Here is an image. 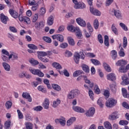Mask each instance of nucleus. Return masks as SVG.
<instances>
[{"label":"nucleus","mask_w":129,"mask_h":129,"mask_svg":"<svg viewBox=\"0 0 129 129\" xmlns=\"http://www.w3.org/2000/svg\"><path fill=\"white\" fill-rule=\"evenodd\" d=\"M19 20L20 22H24L27 25H30V23H31V20L30 18L27 16H22V15H19Z\"/></svg>","instance_id":"6e6552de"},{"label":"nucleus","mask_w":129,"mask_h":129,"mask_svg":"<svg viewBox=\"0 0 129 129\" xmlns=\"http://www.w3.org/2000/svg\"><path fill=\"white\" fill-rule=\"evenodd\" d=\"M52 66L54 67V68L56 69H58L59 70L62 69V66L60 64H59V63L58 62H53Z\"/></svg>","instance_id":"e433bc0d"},{"label":"nucleus","mask_w":129,"mask_h":129,"mask_svg":"<svg viewBox=\"0 0 129 129\" xmlns=\"http://www.w3.org/2000/svg\"><path fill=\"white\" fill-rule=\"evenodd\" d=\"M12 58L13 61H15V60H18V59L19 58V55H18V54L12 52H11V54H10L9 56V59H12Z\"/></svg>","instance_id":"2eb2a0df"},{"label":"nucleus","mask_w":129,"mask_h":129,"mask_svg":"<svg viewBox=\"0 0 129 129\" xmlns=\"http://www.w3.org/2000/svg\"><path fill=\"white\" fill-rule=\"evenodd\" d=\"M72 55V52H71V51L69 50H66V51L64 52V56L66 57H67L68 58H69V57H71Z\"/></svg>","instance_id":"680f3d73"},{"label":"nucleus","mask_w":129,"mask_h":129,"mask_svg":"<svg viewBox=\"0 0 129 129\" xmlns=\"http://www.w3.org/2000/svg\"><path fill=\"white\" fill-rule=\"evenodd\" d=\"M0 18H1V21L2 22V23H3V24H6L7 22L9 21V18L6 16L3 13L0 15Z\"/></svg>","instance_id":"412c9836"},{"label":"nucleus","mask_w":129,"mask_h":129,"mask_svg":"<svg viewBox=\"0 0 129 129\" xmlns=\"http://www.w3.org/2000/svg\"><path fill=\"white\" fill-rule=\"evenodd\" d=\"M95 113V108L93 107H90L86 111L85 115L87 117H92Z\"/></svg>","instance_id":"423d86ee"},{"label":"nucleus","mask_w":129,"mask_h":129,"mask_svg":"<svg viewBox=\"0 0 129 129\" xmlns=\"http://www.w3.org/2000/svg\"><path fill=\"white\" fill-rule=\"evenodd\" d=\"M49 104L50 102H49V99L48 98H45L42 104V106H43L45 109H48L49 108Z\"/></svg>","instance_id":"4be33fe9"},{"label":"nucleus","mask_w":129,"mask_h":129,"mask_svg":"<svg viewBox=\"0 0 129 129\" xmlns=\"http://www.w3.org/2000/svg\"><path fill=\"white\" fill-rule=\"evenodd\" d=\"M112 54V58L113 60H115L116 59V57H117V52H116L115 50H113L111 51Z\"/></svg>","instance_id":"49530a36"},{"label":"nucleus","mask_w":129,"mask_h":129,"mask_svg":"<svg viewBox=\"0 0 129 129\" xmlns=\"http://www.w3.org/2000/svg\"><path fill=\"white\" fill-rule=\"evenodd\" d=\"M87 29L90 33H92L93 32V28L91 26V24L90 23H87Z\"/></svg>","instance_id":"69168bd1"},{"label":"nucleus","mask_w":129,"mask_h":129,"mask_svg":"<svg viewBox=\"0 0 129 129\" xmlns=\"http://www.w3.org/2000/svg\"><path fill=\"white\" fill-rule=\"evenodd\" d=\"M73 109L74 111L79 113H84L85 112V110L80 106H73Z\"/></svg>","instance_id":"ddd939ff"},{"label":"nucleus","mask_w":129,"mask_h":129,"mask_svg":"<svg viewBox=\"0 0 129 129\" xmlns=\"http://www.w3.org/2000/svg\"><path fill=\"white\" fill-rule=\"evenodd\" d=\"M37 89L39 91H41V92H43V93H46L47 92V90H46V89L42 86H39L38 87Z\"/></svg>","instance_id":"052dcab7"},{"label":"nucleus","mask_w":129,"mask_h":129,"mask_svg":"<svg viewBox=\"0 0 129 129\" xmlns=\"http://www.w3.org/2000/svg\"><path fill=\"white\" fill-rule=\"evenodd\" d=\"M26 128H23V129H33V124L31 122H28L25 124Z\"/></svg>","instance_id":"09e8293b"},{"label":"nucleus","mask_w":129,"mask_h":129,"mask_svg":"<svg viewBox=\"0 0 129 129\" xmlns=\"http://www.w3.org/2000/svg\"><path fill=\"white\" fill-rule=\"evenodd\" d=\"M103 66L105 68L106 71H107V72H111V68H110L109 65L107 64L106 62H103Z\"/></svg>","instance_id":"c756f323"},{"label":"nucleus","mask_w":129,"mask_h":129,"mask_svg":"<svg viewBox=\"0 0 129 129\" xmlns=\"http://www.w3.org/2000/svg\"><path fill=\"white\" fill-rule=\"evenodd\" d=\"M114 16H115L117 19H120V18L122 17L121 16V13L118 10H114Z\"/></svg>","instance_id":"f704fd0d"},{"label":"nucleus","mask_w":129,"mask_h":129,"mask_svg":"<svg viewBox=\"0 0 129 129\" xmlns=\"http://www.w3.org/2000/svg\"><path fill=\"white\" fill-rule=\"evenodd\" d=\"M38 18H39V14L38 13H36L32 16V23H36L37 21H38Z\"/></svg>","instance_id":"37998d69"},{"label":"nucleus","mask_w":129,"mask_h":129,"mask_svg":"<svg viewBox=\"0 0 129 129\" xmlns=\"http://www.w3.org/2000/svg\"><path fill=\"white\" fill-rule=\"evenodd\" d=\"M83 78H84L85 82L86 83H87L88 84H89L90 87H91V88H92V87H93V83H91V82H90V81L89 80L87 79V77L84 76Z\"/></svg>","instance_id":"473e14b6"},{"label":"nucleus","mask_w":129,"mask_h":129,"mask_svg":"<svg viewBox=\"0 0 129 129\" xmlns=\"http://www.w3.org/2000/svg\"><path fill=\"white\" fill-rule=\"evenodd\" d=\"M127 69H126V67L124 66H121L118 69V72L120 73H126Z\"/></svg>","instance_id":"a878e982"},{"label":"nucleus","mask_w":129,"mask_h":129,"mask_svg":"<svg viewBox=\"0 0 129 129\" xmlns=\"http://www.w3.org/2000/svg\"><path fill=\"white\" fill-rule=\"evenodd\" d=\"M119 118V115H118V112L117 111L113 112L110 115H109V119L110 120H115L117 118Z\"/></svg>","instance_id":"1a4fd4ad"},{"label":"nucleus","mask_w":129,"mask_h":129,"mask_svg":"<svg viewBox=\"0 0 129 129\" xmlns=\"http://www.w3.org/2000/svg\"><path fill=\"white\" fill-rule=\"evenodd\" d=\"M60 103H61V101L60 99H57L56 100L53 101L52 106L53 107H57V106H58Z\"/></svg>","instance_id":"79ce46f5"},{"label":"nucleus","mask_w":129,"mask_h":129,"mask_svg":"<svg viewBox=\"0 0 129 129\" xmlns=\"http://www.w3.org/2000/svg\"><path fill=\"white\" fill-rule=\"evenodd\" d=\"M37 57L38 59L40 58H42L43 57H45V56H47V57H49V56H52L53 54V53L50 51H47L46 52L45 51H37Z\"/></svg>","instance_id":"39448f33"},{"label":"nucleus","mask_w":129,"mask_h":129,"mask_svg":"<svg viewBox=\"0 0 129 129\" xmlns=\"http://www.w3.org/2000/svg\"><path fill=\"white\" fill-rule=\"evenodd\" d=\"M76 22L79 26H81V27H83L85 28V27H86V22L83 19L81 18H78L76 19Z\"/></svg>","instance_id":"9b49d317"},{"label":"nucleus","mask_w":129,"mask_h":129,"mask_svg":"<svg viewBox=\"0 0 129 129\" xmlns=\"http://www.w3.org/2000/svg\"><path fill=\"white\" fill-rule=\"evenodd\" d=\"M73 33H75L76 37L78 39H82V32H81V30L78 27H75V29L74 30Z\"/></svg>","instance_id":"0eeeda50"},{"label":"nucleus","mask_w":129,"mask_h":129,"mask_svg":"<svg viewBox=\"0 0 129 129\" xmlns=\"http://www.w3.org/2000/svg\"><path fill=\"white\" fill-rule=\"evenodd\" d=\"M104 125L105 127V128L107 129H112V127L111 126V124H110V122L109 121H105L104 123Z\"/></svg>","instance_id":"ea45409f"},{"label":"nucleus","mask_w":129,"mask_h":129,"mask_svg":"<svg viewBox=\"0 0 129 129\" xmlns=\"http://www.w3.org/2000/svg\"><path fill=\"white\" fill-rule=\"evenodd\" d=\"M29 62L31 64H32V65H38V64H39V61L37 60H35L34 58L30 59Z\"/></svg>","instance_id":"bf43d9fd"},{"label":"nucleus","mask_w":129,"mask_h":129,"mask_svg":"<svg viewBox=\"0 0 129 129\" xmlns=\"http://www.w3.org/2000/svg\"><path fill=\"white\" fill-rule=\"evenodd\" d=\"M94 28L95 30H97L99 27V22H98V20L95 19L93 23Z\"/></svg>","instance_id":"58836bf2"},{"label":"nucleus","mask_w":129,"mask_h":129,"mask_svg":"<svg viewBox=\"0 0 129 129\" xmlns=\"http://www.w3.org/2000/svg\"><path fill=\"white\" fill-rule=\"evenodd\" d=\"M68 41L69 45L70 46H75V41H74V39L72 38L71 37H68Z\"/></svg>","instance_id":"cd10ccee"},{"label":"nucleus","mask_w":129,"mask_h":129,"mask_svg":"<svg viewBox=\"0 0 129 129\" xmlns=\"http://www.w3.org/2000/svg\"><path fill=\"white\" fill-rule=\"evenodd\" d=\"M108 36L105 35L104 36V45H105L107 47H108L109 46V42H108Z\"/></svg>","instance_id":"8fccbe9b"},{"label":"nucleus","mask_w":129,"mask_h":129,"mask_svg":"<svg viewBox=\"0 0 129 129\" xmlns=\"http://www.w3.org/2000/svg\"><path fill=\"white\" fill-rule=\"evenodd\" d=\"M75 121H76V117H71L67 121V125L68 126H70V125H72V124H73L74 122H75Z\"/></svg>","instance_id":"aec40b11"},{"label":"nucleus","mask_w":129,"mask_h":129,"mask_svg":"<svg viewBox=\"0 0 129 129\" xmlns=\"http://www.w3.org/2000/svg\"><path fill=\"white\" fill-rule=\"evenodd\" d=\"M86 7V6H85V4H84V3H79V4L78 5L75 6L74 8L76 9H85Z\"/></svg>","instance_id":"393cba45"},{"label":"nucleus","mask_w":129,"mask_h":129,"mask_svg":"<svg viewBox=\"0 0 129 129\" xmlns=\"http://www.w3.org/2000/svg\"><path fill=\"white\" fill-rule=\"evenodd\" d=\"M107 78L110 81H114L116 80V76H115V74L114 73H110L107 75Z\"/></svg>","instance_id":"f3484780"},{"label":"nucleus","mask_w":129,"mask_h":129,"mask_svg":"<svg viewBox=\"0 0 129 129\" xmlns=\"http://www.w3.org/2000/svg\"><path fill=\"white\" fill-rule=\"evenodd\" d=\"M28 47L32 50H38V47L33 44H28Z\"/></svg>","instance_id":"de8ad7c7"},{"label":"nucleus","mask_w":129,"mask_h":129,"mask_svg":"<svg viewBox=\"0 0 129 129\" xmlns=\"http://www.w3.org/2000/svg\"><path fill=\"white\" fill-rule=\"evenodd\" d=\"M126 64H127V61L124 59L118 60L117 62H116V66H124V65H126Z\"/></svg>","instance_id":"5701e85b"},{"label":"nucleus","mask_w":129,"mask_h":129,"mask_svg":"<svg viewBox=\"0 0 129 129\" xmlns=\"http://www.w3.org/2000/svg\"><path fill=\"white\" fill-rule=\"evenodd\" d=\"M3 66L4 68V69L6 71H10L11 70V66H10V64H9L8 63H7V62H3Z\"/></svg>","instance_id":"7c9ffc66"},{"label":"nucleus","mask_w":129,"mask_h":129,"mask_svg":"<svg viewBox=\"0 0 129 129\" xmlns=\"http://www.w3.org/2000/svg\"><path fill=\"white\" fill-rule=\"evenodd\" d=\"M82 68L83 70L85 72H86V73H89L90 69H89V67H88V66H87L85 64H83L82 65Z\"/></svg>","instance_id":"c85d7f7f"},{"label":"nucleus","mask_w":129,"mask_h":129,"mask_svg":"<svg viewBox=\"0 0 129 129\" xmlns=\"http://www.w3.org/2000/svg\"><path fill=\"white\" fill-rule=\"evenodd\" d=\"M117 103V101L113 98L109 99L105 103V106L106 107H109V108H111V107H113V106H115L116 104Z\"/></svg>","instance_id":"7ed1b4c3"},{"label":"nucleus","mask_w":129,"mask_h":129,"mask_svg":"<svg viewBox=\"0 0 129 129\" xmlns=\"http://www.w3.org/2000/svg\"><path fill=\"white\" fill-rule=\"evenodd\" d=\"M75 27L73 26V25H69L67 27V30H68L70 32H72L73 33L74 32V29Z\"/></svg>","instance_id":"338daca9"},{"label":"nucleus","mask_w":129,"mask_h":129,"mask_svg":"<svg viewBox=\"0 0 129 129\" xmlns=\"http://www.w3.org/2000/svg\"><path fill=\"white\" fill-rule=\"evenodd\" d=\"M9 13L11 16H12L13 18H14V19H18V18L19 17V14L16 11H15L13 9H10Z\"/></svg>","instance_id":"dca6fc26"},{"label":"nucleus","mask_w":129,"mask_h":129,"mask_svg":"<svg viewBox=\"0 0 129 129\" xmlns=\"http://www.w3.org/2000/svg\"><path fill=\"white\" fill-rule=\"evenodd\" d=\"M97 104L100 106V107H103V100L102 98H99L97 101Z\"/></svg>","instance_id":"864d4df0"},{"label":"nucleus","mask_w":129,"mask_h":129,"mask_svg":"<svg viewBox=\"0 0 129 129\" xmlns=\"http://www.w3.org/2000/svg\"><path fill=\"white\" fill-rule=\"evenodd\" d=\"M60 48H61V49H66V48H67L68 47V43L66 42L62 43L59 45Z\"/></svg>","instance_id":"774afa93"},{"label":"nucleus","mask_w":129,"mask_h":129,"mask_svg":"<svg viewBox=\"0 0 129 129\" xmlns=\"http://www.w3.org/2000/svg\"><path fill=\"white\" fill-rule=\"evenodd\" d=\"M43 110V107L41 106H37L33 108V110L34 111H41V110Z\"/></svg>","instance_id":"0e129e2a"},{"label":"nucleus","mask_w":129,"mask_h":129,"mask_svg":"<svg viewBox=\"0 0 129 129\" xmlns=\"http://www.w3.org/2000/svg\"><path fill=\"white\" fill-rule=\"evenodd\" d=\"M52 88L54 90H56V91H61V87L60 86L53 84L52 85Z\"/></svg>","instance_id":"4c0bfd02"},{"label":"nucleus","mask_w":129,"mask_h":129,"mask_svg":"<svg viewBox=\"0 0 129 129\" xmlns=\"http://www.w3.org/2000/svg\"><path fill=\"white\" fill-rule=\"evenodd\" d=\"M94 90L95 93H96V94H100V89H99V87H98V86H97V85L94 86Z\"/></svg>","instance_id":"a19ab883"},{"label":"nucleus","mask_w":129,"mask_h":129,"mask_svg":"<svg viewBox=\"0 0 129 129\" xmlns=\"http://www.w3.org/2000/svg\"><path fill=\"white\" fill-rule=\"evenodd\" d=\"M74 60L75 62L77 63L78 64L79 63V59H80V55L77 52H76L75 55H74Z\"/></svg>","instance_id":"2f4dec72"},{"label":"nucleus","mask_w":129,"mask_h":129,"mask_svg":"<svg viewBox=\"0 0 129 129\" xmlns=\"http://www.w3.org/2000/svg\"><path fill=\"white\" fill-rule=\"evenodd\" d=\"M12 105H13V103L11 101H8L5 104V106L7 109H10L12 107Z\"/></svg>","instance_id":"a18cd8bd"},{"label":"nucleus","mask_w":129,"mask_h":129,"mask_svg":"<svg viewBox=\"0 0 129 129\" xmlns=\"http://www.w3.org/2000/svg\"><path fill=\"white\" fill-rule=\"evenodd\" d=\"M87 2L89 5L90 6V11L92 14V15H94V16H100L101 15V13L99 11H98L97 9H95L92 7V2H93V0H87Z\"/></svg>","instance_id":"f257e3e1"},{"label":"nucleus","mask_w":129,"mask_h":129,"mask_svg":"<svg viewBox=\"0 0 129 129\" xmlns=\"http://www.w3.org/2000/svg\"><path fill=\"white\" fill-rule=\"evenodd\" d=\"M83 32L85 34L86 38H90V37H91V32H87L86 29H84Z\"/></svg>","instance_id":"13d9d810"},{"label":"nucleus","mask_w":129,"mask_h":129,"mask_svg":"<svg viewBox=\"0 0 129 129\" xmlns=\"http://www.w3.org/2000/svg\"><path fill=\"white\" fill-rule=\"evenodd\" d=\"M122 81L121 83V85H128L129 84V81L128 78L126 76V75H123L121 77Z\"/></svg>","instance_id":"4468645a"},{"label":"nucleus","mask_w":129,"mask_h":129,"mask_svg":"<svg viewBox=\"0 0 129 129\" xmlns=\"http://www.w3.org/2000/svg\"><path fill=\"white\" fill-rule=\"evenodd\" d=\"M22 97L27 99L29 102H32V97H31L30 94L28 93H23Z\"/></svg>","instance_id":"a211bd4d"},{"label":"nucleus","mask_w":129,"mask_h":129,"mask_svg":"<svg viewBox=\"0 0 129 129\" xmlns=\"http://www.w3.org/2000/svg\"><path fill=\"white\" fill-rule=\"evenodd\" d=\"M46 14V8L41 7L39 11V14L40 16H44Z\"/></svg>","instance_id":"c03bdc74"},{"label":"nucleus","mask_w":129,"mask_h":129,"mask_svg":"<svg viewBox=\"0 0 129 129\" xmlns=\"http://www.w3.org/2000/svg\"><path fill=\"white\" fill-rule=\"evenodd\" d=\"M45 26V23H44V21H40V22H35L34 24V27L36 30H38V31H40L42 28H43V27Z\"/></svg>","instance_id":"9d476101"},{"label":"nucleus","mask_w":129,"mask_h":129,"mask_svg":"<svg viewBox=\"0 0 129 129\" xmlns=\"http://www.w3.org/2000/svg\"><path fill=\"white\" fill-rule=\"evenodd\" d=\"M54 15H50L47 19V24L48 26H52L54 24Z\"/></svg>","instance_id":"6ab92c4d"},{"label":"nucleus","mask_w":129,"mask_h":129,"mask_svg":"<svg viewBox=\"0 0 129 129\" xmlns=\"http://www.w3.org/2000/svg\"><path fill=\"white\" fill-rule=\"evenodd\" d=\"M120 125H126L128 124V121L125 120H121L119 122Z\"/></svg>","instance_id":"6e6d98bb"},{"label":"nucleus","mask_w":129,"mask_h":129,"mask_svg":"<svg viewBox=\"0 0 129 129\" xmlns=\"http://www.w3.org/2000/svg\"><path fill=\"white\" fill-rule=\"evenodd\" d=\"M55 122L56 123H60L61 125H62V126H64L65 124H66V120H65V118L62 119H56L55 120Z\"/></svg>","instance_id":"b1692460"},{"label":"nucleus","mask_w":129,"mask_h":129,"mask_svg":"<svg viewBox=\"0 0 129 129\" xmlns=\"http://www.w3.org/2000/svg\"><path fill=\"white\" fill-rule=\"evenodd\" d=\"M122 94L123 96V97H125V98H126L127 96V91L126 90V89L122 88L121 89Z\"/></svg>","instance_id":"4d7b16f0"},{"label":"nucleus","mask_w":129,"mask_h":129,"mask_svg":"<svg viewBox=\"0 0 129 129\" xmlns=\"http://www.w3.org/2000/svg\"><path fill=\"white\" fill-rule=\"evenodd\" d=\"M81 74H83V71H82L81 70L76 71L73 73V77H77L79 76V75H81Z\"/></svg>","instance_id":"72a5a7b5"},{"label":"nucleus","mask_w":129,"mask_h":129,"mask_svg":"<svg viewBox=\"0 0 129 129\" xmlns=\"http://www.w3.org/2000/svg\"><path fill=\"white\" fill-rule=\"evenodd\" d=\"M126 46H127V38L124 36L123 38V48H126Z\"/></svg>","instance_id":"3c124183"},{"label":"nucleus","mask_w":129,"mask_h":129,"mask_svg":"<svg viewBox=\"0 0 129 129\" xmlns=\"http://www.w3.org/2000/svg\"><path fill=\"white\" fill-rule=\"evenodd\" d=\"M52 38L53 40H57V41H59L61 43L64 41V36L60 34L52 35Z\"/></svg>","instance_id":"f8f14e48"},{"label":"nucleus","mask_w":129,"mask_h":129,"mask_svg":"<svg viewBox=\"0 0 129 129\" xmlns=\"http://www.w3.org/2000/svg\"><path fill=\"white\" fill-rule=\"evenodd\" d=\"M91 61L94 65H95L96 66H97L98 65H100V61H99L97 59H91Z\"/></svg>","instance_id":"5fc2aeb1"},{"label":"nucleus","mask_w":129,"mask_h":129,"mask_svg":"<svg viewBox=\"0 0 129 129\" xmlns=\"http://www.w3.org/2000/svg\"><path fill=\"white\" fill-rule=\"evenodd\" d=\"M111 30L114 34H115V35H118V31L117 30V28H116L114 24H113L111 26Z\"/></svg>","instance_id":"c9c22d12"},{"label":"nucleus","mask_w":129,"mask_h":129,"mask_svg":"<svg viewBox=\"0 0 129 129\" xmlns=\"http://www.w3.org/2000/svg\"><path fill=\"white\" fill-rule=\"evenodd\" d=\"M43 82L44 84H46V85H47V88H48V89H51V85H50V82H49V80L47 79H45L43 80Z\"/></svg>","instance_id":"603ef678"},{"label":"nucleus","mask_w":129,"mask_h":129,"mask_svg":"<svg viewBox=\"0 0 129 129\" xmlns=\"http://www.w3.org/2000/svg\"><path fill=\"white\" fill-rule=\"evenodd\" d=\"M110 88L111 91H112V92H113V93H115V92L116 91V83H114L110 85Z\"/></svg>","instance_id":"bb28decb"},{"label":"nucleus","mask_w":129,"mask_h":129,"mask_svg":"<svg viewBox=\"0 0 129 129\" xmlns=\"http://www.w3.org/2000/svg\"><path fill=\"white\" fill-rule=\"evenodd\" d=\"M29 71L32 74H33V75H37L39 77H44V73L41 72L40 70H36L33 68H30Z\"/></svg>","instance_id":"20e7f679"},{"label":"nucleus","mask_w":129,"mask_h":129,"mask_svg":"<svg viewBox=\"0 0 129 129\" xmlns=\"http://www.w3.org/2000/svg\"><path fill=\"white\" fill-rule=\"evenodd\" d=\"M77 94H80V91L78 89L73 90L69 93L68 95V99H74V98L76 97Z\"/></svg>","instance_id":"f03ea898"},{"label":"nucleus","mask_w":129,"mask_h":129,"mask_svg":"<svg viewBox=\"0 0 129 129\" xmlns=\"http://www.w3.org/2000/svg\"><path fill=\"white\" fill-rule=\"evenodd\" d=\"M119 55L120 57H124L125 53H124V50L121 47L120 51H119Z\"/></svg>","instance_id":"e2e57ef3"}]
</instances>
